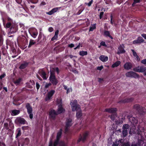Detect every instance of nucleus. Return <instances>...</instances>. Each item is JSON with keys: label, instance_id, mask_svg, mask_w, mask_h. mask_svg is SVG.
Listing matches in <instances>:
<instances>
[{"label": "nucleus", "instance_id": "2f4dec72", "mask_svg": "<svg viewBox=\"0 0 146 146\" xmlns=\"http://www.w3.org/2000/svg\"><path fill=\"white\" fill-rule=\"evenodd\" d=\"M115 143L118 146L119 145H121L123 143V140L122 139H120L118 141L116 140V141L115 142Z\"/></svg>", "mask_w": 146, "mask_h": 146}, {"label": "nucleus", "instance_id": "864d4df0", "mask_svg": "<svg viewBox=\"0 0 146 146\" xmlns=\"http://www.w3.org/2000/svg\"><path fill=\"white\" fill-rule=\"evenodd\" d=\"M3 43V38L2 36H0V46H1Z\"/></svg>", "mask_w": 146, "mask_h": 146}, {"label": "nucleus", "instance_id": "bf43d9fd", "mask_svg": "<svg viewBox=\"0 0 146 146\" xmlns=\"http://www.w3.org/2000/svg\"><path fill=\"white\" fill-rule=\"evenodd\" d=\"M74 46V45L72 43H71L70 44H69L68 45V47L70 48H72Z\"/></svg>", "mask_w": 146, "mask_h": 146}, {"label": "nucleus", "instance_id": "72a5a7b5", "mask_svg": "<svg viewBox=\"0 0 146 146\" xmlns=\"http://www.w3.org/2000/svg\"><path fill=\"white\" fill-rule=\"evenodd\" d=\"M35 43L36 42L34 40L30 39L28 46V48H30L32 46L35 44Z\"/></svg>", "mask_w": 146, "mask_h": 146}, {"label": "nucleus", "instance_id": "338daca9", "mask_svg": "<svg viewBox=\"0 0 146 146\" xmlns=\"http://www.w3.org/2000/svg\"><path fill=\"white\" fill-rule=\"evenodd\" d=\"M48 30L50 32H51L53 31L54 29L52 27H50L48 28Z\"/></svg>", "mask_w": 146, "mask_h": 146}, {"label": "nucleus", "instance_id": "7c9ffc66", "mask_svg": "<svg viewBox=\"0 0 146 146\" xmlns=\"http://www.w3.org/2000/svg\"><path fill=\"white\" fill-rule=\"evenodd\" d=\"M104 35L105 36H108L111 39H113V38L110 35V33L108 31H104Z\"/></svg>", "mask_w": 146, "mask_h": 146}, {"label": "nucleus", "instance_id": "58836bf2", "mask_svg": "<svg viewBox=\"0 0 146 146\" xmlns=\"http://www.w3.org/2000/svg\"><path fill=\"white\" fill-rule=\"evenodd\" d=\"M88 54L87 52L86 51H84L82 50L79 52V54L80 55L83 56L85 55H87Z\"/></svg>", "mask_w": 146, "mask_h": 146}, {"label": "nucleus", "instance_id": "a878e982", "mask_svg": "<svg viewBox=\"0 0 146 146\" xmlns=\"http://www.w3.org/2000/svg\"><path fill=\"white\" fill-rule=\"evenodd\" d=\"M82 116V111L81 110L76 111V117L78 119H80Z\"/></svg>", "mask_w": 146, "mask_h": 146}, {"label": "nucleus", "instance_id": "8fccbe9b", "mask_svg": "<svg viewBox=\"0 0 146 146\" xmlns=\"http://www.w3.org/2000/svg\"><path fill=\"white\" fill-rule=\"evenodd\" d=\"M84 9L83 8L79 10L78 12L77 13L76 15H80L83 11Z\"/></svg>", "mask_w": 146, "mask_h": 146}, {"label": "nucleus", "instance_id": "4468645a", "mask_svg": "<svg viewBox=\"0 0 146 146\" xmlns=\"http://www.w3.org/2000/svg\"><path fill=\"white\" fill-rule=\"evenodd\" d=\"M55 91L54 90H51L48 92L47 94V96L46 98V100H49L52 98V96L54 94Z\"/></svg>", "mask_w": 146, "mask_h": 146}, {"label": "nucleus", "instance_id": "6ab92c4d", "mask_svg": "<svg viewBox=\"0 0 146 146\" xmlns=\"http://www.w3.org/2000/svg\"><path fill=\"white\" fill-rule=\"evenodd\" d=\"M117 108H111L106 109L104 111L107 112L109 113H115L117 111Z\"/></svg>", "mask_w": 146, "mask_h": 146}, {"label": "nucleus", "instance_id": "4be33fe9", "mask_svg": "<svg viewBox=\"0 0 146 146\" xmlns=\"http://www.w3.org/2000/svg\"><path fill=\"white\" fill-rule=\"evenodd\" d=\"M65 111V109L63 108L61 104H60L58 106V108L57 110V112L58 114L64 112Z\"/></svg>", "mask_w": 146, "mask_h": 146}, {"label": "nucleus", "instance_id": "ddd939ff", "mask_svg": "<svg viewBox=\"0 0 146 146\" xmlns=\"http://www.w3.org/2000/svg\"><path fill=\"white\" fill-rule=\"evenodd\" d=\"M29 32L31 36L34 38H36L38 34L37 30L35 29H31L29 31Z\"/></svg>", "mask_w": 146, "mask_h": 146}, {"label": "nucleus", "instance_id": "49530a36", "mask_svg": "<svg viewBox=\"0 0 146 146\" xmlns=\"http://www.w3.org/2000/svg\"><path fill=\"white\" fill-rule=\"evenodd\" d=\"M140 1V0H134L133 3L132 4V6L133 7L134 6L135 4L139 2Z\"/></svg>", "mask_w": 146, "mask_h": 146}, {"label": "nucleus", "instance_id": "37998d69", "mask_svg": "<svg viewBox=\"0 0 146 146\" xmlns=\"http://www.w3.org/2000/svg\"><path fill=\"white\" fill-rule=\"evenodd\" d=\"M59 146H68V145L64 141H60Z\"/></svg>", "mask_w": 146, "mask_h": 146}, {"label": "nucleus", "instance_id": "774afa93", "mask_svg": "<svg viewBox=\"0 0 146 146\" xmlns=\"http://www.w3.org/2000/svg\"><path fill=\"white\" fill-rule=\"evenodd\" d=\"M104 12H100V18L101 19L102 17V16L104 14Z\"/></svg>", "mask_w": 146, "mask_h": 146}, {"label": "nucleus", "instance_id": "f3484780", "mask_svg": "<svg viewBox=\"0 0 146 146\" xmlns=\"http://www.w3.org/2000/svg\"><path fill=\"white\" fill-rule=\"evenodd\" d=\"M143 138L142 139H139L138 142L137 143H132L131 146H143L144 144V141L143 140Z\"/></svg>", "mask_w": 146, "mask_h": 146}, {"label": "nucleus", "instance_id": "680f3d73", "mask_svg": "<svg viewBox=\"0 0 146 146\" xmlns=\"http://www.w3.org/2000/svg\"><path fill=\"white\" fill-rule=\"evenodd\" d=\"M6 76V74H5L4 73L2 74H1V76H0V79H2L3 78H4Z\"/></svg>", "mask_w": 146, "mask_h": 146}, {"label": "nucleus", "instance_id": "6e6d98bb", "mask_svg": "<svg viewBox=\"0 0 146 146\" xmlns=\"http://www.w3.org/2000/svg\"><path fill=\"white\" fill-rule=\"evenodd\" d=\"M36 89H37V90H38L40 88V85L39 84V83L38 82H36Z\"/></svg>", "mask_w": 146, "mask_h": 146}, {"label": "nucleus", "instance_id": "e433bc0d", "mask_svg": "<svg viewBox=\"0 0 146 146\" xmlns=\"http://www.w3.org/2000/svg\"><path fill=\"white\" fill-rule=\"evenodd\" d=\"M123 132L122 133L123 135V137H126L127 134V129H128L129 128H123Z\"/></svg>", "mask_w": 146, "mask_h": 146}, {"label": "nucleus", "instance_id": "4d7b16f0", "mask_svg": "<svg viewBox=\"0 0 146 146\" xmlns=\"http://www.w3.org/2000/svg\"><path fill=\"white\" fill-rule=\"evenodd\" d=\"M42 36V34L41 33H40L38 36V41H39L40 39L41 38Z\"/></svg>", "mask_w": 146, "mask_h": 146}, {"label": "nucleus", "instance_id": "e2e57ef3", "mask_svg": "<svg viewBox=\"0 0 146 146\" xmlns=\"http://www.w3.org/2000/svg\"><path fill=\"white\" fill-rule=\"evenodd\" d=\"M141 62L144 64H146V59H144L142 60L141 61Z\"/></svg>", "mask_w": 146, "mask_h": 146}, {"label": "nucleus", "instance_id": "bb28decb", "mask_svg": "<svg viewBox=\"0 0 146 146\" xmlns=\"http://www.w3.org/2000/svg\"><path fill=\"white\" fill-rule=\"evenodd\" d=\"M17 30L16 27L15 26H12L10 28V32L11 33H15Z\"/></svg>", "mask_w": 146, "mask_h": 146}, {"label": "nucleus", "instance_id": "c9c22d12", "mask_svg": "<svg viewBox=\"0 0 146 146\" xmlns=\"http://www.w3.org/2000/svg\"><path fill=\"white\" fill-rule=\"evenodd\" d=\"M146 112V110L145 108L142 107L141 106L140 111H139V113L141 114H143L145 113Z\"/></svg>", "mask_w": 146, "mask_h": 146}, {"label": "nucleus", "instance_id": "9b49d317", "mask_svg": "<svg viewBox=\"0 0 146 146\" xmlns=\"http://www.w3.org/2000/svg\"><path fill=\"white\" fill-rule=\"evenodd\" d=\"M133 70L136 72H143L146 70V67L144 66H138L134 68Z\"/></svg>", "mask_w": 146, "mask_h": 146}, {"label": "nucleus", "instance_id": "0e129e2a", "mask_svg": "<svg viewBox=\"0 0 146 146\" xmlns=\"http://www.w3.org/2000/svg\"><path fill=\"white\" fill-rule=\"evenodd\" d=\"M129 125L128 124H125L123 126V128H129Z\"/></svg>", "mask_w": 146, "mask_h": 146}, {"label": "nucleus", "instance_id": "f03ea898", "mask_svg": "<svg viewBox=\"0 0 146 146\" xmlns=\"http://www.w3.org/2000/svg\"><path fill=\"white\" fill-rule=\"evenodd\" d=\"M122 116H119L118 120H116L115 123H113L112 128H117L121 127V124L123 123V120L125 119V115L124 113L122 114Z\"/></svg>", "mask_w": 146, "mask_h": 146}, {"label": "nucleus", "instance_id": "13d9d810", "mask_svg": "<svg viewBox=\"0 0 146 146\" xmlns=\"http://www.w3.org/2000/svg\"><path fill=\"white\" fill-rule=\"evenodd\" d=\"M72 71L75 74H78V72L76 68H74L72 70Z\"/></svg>", "mask_w": 146, "mask_h": 146}, {"label": "nucleus", "instance_id": "b1692460", "mask_svg": "<svg viewBox=\"0 0 146 146\" xmlns=\"http://www.w3.org/2000/svg\"><path fill=\"white\" fill-rule=\"evenodd\" d=\"M60 9V7H56L52 9L50 11L46 12L47 14L49 15H51L54 13L56 12L58 10V9Z\"/></svg>", "mask_w": 146, "mask_h": 146}, {"label": "nucleus", "instance_id": "412c9836", "mask_svg": "<svg viewBox=\"0 0 146 146\" xmlns=\"http://www.w3.org/2000/svg\"><path fill=\"white\" fill-rule=\"evenodd\" d=\"M123 67L125 69L127 70H129L132 68V64L130 62H126L124 64Z\"/></svg>", "mask_w": 146, "mask_h": 146}, {"label": "nucleus", "instance_id": "423d86ee", "mask_svg": "<svg viewBox=\"0 0 146 146\" xmlns=\"http://www.w3.org/2000/svg\"><path fill=\"white\" fill-rule=\"evenodd\" d=\"M127 118L131 123V126L132 127H135L137 126V118L131 116H128Z\"/></svg>", "mask_w": 146, "mask_h": 146}, {"label": "nucleus", "instance_id": "79ce46f5", "mask_svg": "<svg viewBox=\"0 0 146 146\" xmlns=\"http://www.w3.org/2000/svg\"><path fill=\"white\" fill-rule=\"evenodd\" d=\"M27 1L29 3H31L33 4L37 3L38 1V0H27Z\"/></svg>", "mask_w": 146, "mask_h": 146}, {"label": "nucleus", "instance_id": "69168bd1", "mask_svg": "<svg viewBox=\"0 0 146 146\" xmlns=\"http://www.w3.org/2000/svg\"><path fill=\"white\" fill-rule=\"evenodd\" d=\"M103 68V67L102 66H98L97 67V69L98 70H101Z\"/></svg>", "mask_w": 146, "mask_h": 146}, {"label": "nucleus", "instance_id": "c03bdc74", "mask_svg": "<svg viewBox=\"0 0 146 146\" xmlns=\"http://www.w3.org/2000/svg\"><path fill=\"white\" fill-rule=\"evenodd\" d=\"M130 143L129 142H123L121 146H130Z\"/></svg>", "mask_w": 146, "mask_h": 146}, {"label": "nucleus", "instance_id": "c85d7f7f", "mask_svg": "<svg viewBox=\"0 0 146 146\" xmlns=\"http://www.w3.org/2000/svg\"><path fill=\"white\" fill-rule=\"evenodd\" d=\"M11 114L13 116L17 115L20 113V111L19 110L16 109L13 110L11 111Z\"/></svg>", "mask_w": 146, "mask_h": 146}, {"label": "nucleus", "instance_id": "f8f14e48", "mask_svg": "<svg viewBox=\"0 0 146 146\" xmlns=\"http://www.w3.org/2000/svg\"><path fill=\"white\" fill-rule=\"evenodd\" d=\"M125 46L123 44H120L118 48V50L117 54H119L125 53V52L124 50Z\"/></svg>", "mask_w": 146, "mask_h": 146}, {"label": "nucleus", "instance_id": "dca6fc26", "mask_svg": "<svg viewBox=\"0 0 146 146\" xmlns=\"http://www.w3.org/2000/svg\"><path fill=\"white\" fill-rule=\"evenodd\" d=\"M73 122L72 121V118L69 117L66 119V127L68 128L71 126Z\"/></svg>", "mask_w": 146, "mask_h": 146}, {"label": "nucleus", "instance_id": "4c0bfd02", "mask_svg": "<svg viewBox=\"0 0 146 146\" xmlns=\"http://www.w3.org/2000/svg\"><path fill=\"white\" fill-rule=\"evenodd\" d=\"M117 116V114L116 112L111 114L110 116V118L112 120H114Z\"/></svg>", "mask_w": 146, "mask_h": 146}, {"label": "nucleus", "instance_id": "a18cd8bd", "mask_svg": "<svg viewBox=\"0 0 146 146\" xmlns=\"http://www.w3.org/2000/svg\"><path fill=\"white\" fill-rule=\"evenodd\" d=\"M21 134V133L20 129L19 130L18 133L16 136V138L19 137Z\"/></svg>", "mask_w": 146, "mask_h": 146}, {"label": "nucleus", "instance_id": "09e8293b", "mask_svg": "<svg viewBox=\"0 0 146 146\" xmlns=\"http://www.w3.org/2000/svg\"><path fill=\"white\" fill-rule=\"evenodd\" d=\"M51 83H46V85H45L44 88H48L49 86L51 85Z\"/></svg>", "mask_w": 146, "mask_h": 146}, {"label": "nucleus", "instance_id": "5701e85b", "mask_svg": "<svg viewBox=\"0 0 146 146\" xmlns=\"http://www.w3.org/2000/svg\"><path fill=\"white\" fill-rule=\"evenodd\" d=\"M144 40L141 37H139L137 39L134 40L133 42V43L134 44L140 43L143 42Z\"/></svg>", "mask_w": 146, "mask_h": 146}, {"label": "nucleus", "instance_id": "473e14b6", "mask_svg": "<svg viewBox=\"0 0 146 146\" xmlns=\"http://www.w3.org/2000/svg\"><path fill=\"white\" fill-rule=\"evenodd\" d=\"M133 100V98H129L123 100L122 102L123 103H127L131 102Z\"/></svg>", "mask_w": 146, "mask_h": 146}, {"label": "nucleus", "instance_id": "052dcab7", "mask_svg": "<svg viewBox=\"0 0 146 146\" xmlns=\"http://www.w3.org/2000/svg\"><path fill=\"white\" fill-rule=\"evenodd\" d=\"M57 38H58V36H56L54 35V36L52 38H51V40L52 41H53V40H56V39H57Z\"/></svg>", "mask_w": 146, "mask_h": 146}, {"label": "nucleus", "instance_id": "c756f323", "mask_svg": "<svg viewBox=\"0 0 146 146\" xmlns=\"http://www.w3.org/2000/svg\"><path fill=\"white\" fill-rule=\"evenodd\" d=\"M141 106L139 104H135L133 106V108L134 110H137L139 113L140 111Z\"/></svg>", "mask_w": 146, "mask_h": 146}, {"label": "nucleus", "instance_id": "cd10ccee", "mask_svg": "<svg viewBox=\"0 0 146 146\" xmlns=\"http://www.w3.org/2000/svg\"><path fill=\"white\" fill-rule=\"evenodd\" d=\"M62 128H60L59 131L57 133L56 139L60 140V138L61 137L62 134Z\"/></svg>", "mask_w": 146, "mask_h": 146}, {"label": "nucleus", "instance_id": "a211bd4d", "mask_svg": "<svg viewBox=\"0 0 146 146\" xmlns=\"http://www.w3.org/2000/svg\"><path fill=\"white\" fill-rule=\"evenodd\" d=\"M25 108L27 109L28 113H32L33 111V108L30 103H27L25 104Z\"/></svg>", "mask_w": 146, "mask_h": 146}, {"label": "nucleus", "instance_id": "5fc2aeb1", "mask_svg": "<svg viewBox=\"0 0 146 146\" xmlns=\"http://www.w3.org/2000/svg\"><path fill=\"white\" fill-rule=\"evenodd\" d=\"M131 51L133 52V55L134 56H135L137 55L136 52L134 50L131 49Z\"/></svg>", "mask_w": 146, "mask_h": 146}, {"label": "nucleus", "instance_id": "aec40b11", "mask_svg": "<svg viewBox=\"0 0 146 146\" xmlns=\"http://www.w3.org/2000/svg\"><path fill=\"white\" fill-rule=\"evenodd\" d=\"M29 62H27L26 61H24L20 66L19 68L20 69L22 70L26 68L28 66Z\"/></svg>", "mask_w": 146, "mask_h": 146}, {"label": "nucleus", "instance_id": "20e7f679", "mask_svg": "<svg viewBox=\"0 0 146 146\" xmlns=\"http://www.w3.org/2000/svg\"><path fill=\"white\" fill-rule=\"evenodd\" d=\"M49 80L51 82V83L54 86H56L58 84V81L56 78L55 73L54 72L50 71Z\"/></svg>", "mask_w": 146, "mask_h": 146}, {"label": "nucleus", "instance_id": "de8ad7c7", "mask_svg": "<svg viewBox=\"0 0 146 146\" xmlns=\"http://www.w3.org/2000/svg\"><path fill=\"white\" fill-rule=\"evenodd\" d=\"M53 69L54 71H56L58 74H59L60 71L59 68L58 67L54 68Z\"/></svg>", "mask_w": 146, "mask_h": 146}, {"label": "nucleus", "instance_id": "39448f33", "mask_svg": "<svg viewBox=\"0 0 146 146\" xmlns=\"http://www.w3.org/2000/svg\"><path fill=\"white\" fill-rule=\"evenodd\" d=\"M15 122V124L18 125L20 126L22 125L27 124V121L24 118L21 117H17Z\"/></svg>", "mask_w": 146, "mask_h": 146}, {"label": "nucleus", "instance_id": "ea45409f", "mask_svg": "<svg viewBox=\"0 0 146 146\" xmlns=\"http://www.w3.org/2000/svg\"><path fill=\"white\" fill-rule=\"evenodd\" d=\"M21 78H19L18 79L16 80L14 82V83L16 85H17L20 84L21 81Z\"/></svg>", "mask_w": 146, "mask_h": 146}, {"label": "nucleus", "instance_id": "603ef678", "mask_svg": "<svg viewBox=\"0 0 146 146\" xmlns=\"http://www.w3.org/2000/svg\"><path fill=\"white\" fill-rule=\"evenodd\" d=\"M101 46H106L107 45L106 44L105 42L104 41H102L100 42V43Z\"/></svg>", "mask_w": 146, "mask_h": 146}, {"label": "nucleus", "instance_id": "7ed1b4c3", "mask_svg": "<svg viewBox=\"0 0 146 146\" xmlns=\"http://www.w3.org/2000/svg\"><path fill=\"white\" fill-rule=\"evenodd\" d=\"M71 105L73 111H77L81 110L80 106L78 104L77 101L76 100H74L71 102Z\"/></svg>", "mask_w": 146, "mask_h": 146}, {"label": "nucleus", "instance_id": "a19ab883", "mask_svg": "<svg viewBox=\"0 0 146 146\" xmlns=\"http://www.w3.org/2000/svg\"><path fill=\"white\" fill-rule=\"evenodd\" d=\"M60 140L56 139L53 143V146H57L58 145H59Z\"/></svg>", "mask_w": 146, "mask_h": 146}, {"label": "nucleus", "instance_id": "393cba45", "mask_svg": "<svg viewBox=\"0 0 146 146\" xmlns=\"http://www.w3.org/2000/svg\"><path fill=\"white\" fill-rule=\"evenodd\" d=\"M99 59L103 62H106L108 60V57L106 56L102 55L99 57Z\"/></svg>", "mask_w": 146, "mask_h": 146}, {"label": "nucleus", "instance_id": "9d476101", "mask_svg": "<svg viewBox=\"0 0 146 146\" xmlns=\"http://www.w3.org/2000/svg\"><path fill=\"white\" fill-rule=\"evenodd\" d=\"M56 111L54 110H51L49 113V117L51 119H55L56 115H58Z\"/></svg>", "mask_w": 146, "mask_h": 146}, {"label": "nucleus", "instance_id": "3c124183", "mask_svg": "<svg viewBox=\"0 0 146 146\" xmlns=\"http://www.w3.org/2000/svg\"><path fill=\"white\" fill-rule=\"evenodd\" d=\"M11 23L10 22H8L6 25V27L7 28H9L11 26Z\"/></svg>", "mask_w": 146, "mask_h": 146}, {"label": "nucleus", "instance_id": "0eeeda50", "mask_svg": "<svg viewBox=\"0 0 146 146\" xmlns=\"http://www.w3.org/2000/svg\"><path fill=\"white\" fill-rule=\"evenodd\" d=\"M89 134V133L88 131H86L82 135L80 134L79 137V139L77 141L78 143L81 141H82L83 142H84L88 137Z\"/></svg>", "mask_w": 146, "mask_h": 146}, {"label": "nucleus", "instance_id": "f257e3e1", "mask_svg": "<svg viewBox=\"0 0 146 146\" xmlns=\"http://www.w3.org/2000/svg\"><path fill=\"white\" fill-rule=\"evenodd\" d=\"M130 133L131 131L133 134H136L140 135L141 137L143 138V135L145 134L144 128H130Z\"/></svg>", "mask_w": 146, "mask_h": 146}, {"label": "nucleus", "instance_id": "f704fd0d", "mask_svg": "<svg viewBox=\"0 0 146 146\" xmlns=\"http://www.w3.org/2000/svg\"><path fill=\"white\" fill-rule=\"evenodd\" d=\"M121 63V62L119 61H117L113 64L112 65V68L117 67Z\"/></svg>", "mask_w": 146, "mask_h": 146}, {"label": "nucleus", "instance_id": "2eb2a0df", "mask_svg": "<svg viewBox=\"0 0 146 146\" xmlns=\"http://www.w3.org/2000/svg\"><path fill=\"white\" fill-rule=\"evenodd\" d=\"M38 73L44 80H46L47 79L46 73L43 69L40 70L38 72Z\"/></svg>", "mask_w": 146, "mask_h": 146}, {"label": "nucleus", "instance_id": "1a4fd4ad", "mask_svg": "<svg viewBox=\"0 0 146 146\" xmlns=\"http://www.w3.org/2000/svg\"><path fill=\"white\" fill-rule=\"evenodd\" d=\"M19 44L23 48H25L27 47L28 44L27 39L25 37L21 38Z\"/></svg>", "mask_w": 146, "mask_h": 146}, {"label": "nucleus", "instance_id": "6e6552de", "mask_svg": "<svg viewBox=\"0 0 146 146\" xmlns=\"http://www.w3.org/2000/svg\"><path fill=\"white\" fill-rule=\"evenodd\" d=\"M125 75L127 77L129 78H139V77L138 74L133 71H129L126 72Z\"/></svg>", "mask_w": 146, "mask_h": 146}]
</instances>
